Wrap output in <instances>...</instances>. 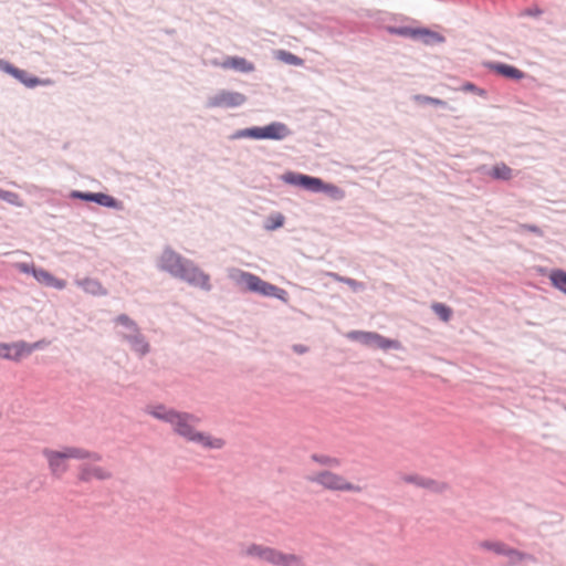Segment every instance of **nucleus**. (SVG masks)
<instances>
[{
  "label": "nucleus",
  "instance_id": "nucleus-1",
  "mask_svg": "<svg viewBox=\"0 0 566 566\" xmlns=\"http://www.w3.org/2000/svg\"><path fill=\"white\" fill-rule=\"evenodd\" d=\"M153 417L171 424L178 436L189 442H195L208 450H219L226 446L224 439L214 437L196 429L199 419L187 412H177L164 406H156L148 411Z\"/></svg>",
  "mask_w": 566,
  "mask_h": 566
},
{
  "label": "nucleus",
  "instance_id": "nucleus-2",
  "mask_svg": "<svg viewBox=\"0 0 566 566\" xmlns=\"http://www.w3.org/2000/svg\"><path fill=\"white\" fill-rule=\"evenodd\" d=\"M42 453L48 461L50 472L56 478H61L69 470L67 460L70 459H92L94 461L102 459L97 453L76 447H65L62 450L45 448Z\"/></svg>",
  "mask_w": 566,
  "mask_h": 566
},
{
  "label": "nucleus",
  "instance_id": "nucleus-3",
  "mask_svg": "<svg viewBox=\"0 0 566 566\" xmlns=\"http://www.w3.org/2000/svg\"><path fill=\"white\" fill-rule=\"evenodd\" d=\"M240 554L274 566H304L302 557L295 554H284L281 551L261 544L245 545L241 548Z\"/></svg>",
  "mask_w": 566,
  "mask_h": 566
},
{
  "label": "nucleus",
  "instance_id": "nucleus-4",
  "mask_svg": "<svg viewBox=\"0 0 566 566\" xmlns=\"http://www.w3.org/2000/svg\"><path fill=\"white\" fill-rule=\"evenodd\" d=\"M307 480L329 491L354 493L361 491L359 485L349 482L345 476L327 470L312 474Z\"/></svg>",
  "mask_w": 566,
  "mask_h": 566
},
{
  "label": "nucleus",
  "instance_id": "nucleus-5",
  "mask_svg": "<svg viewBox=\"0 0 566 566\" xmlns=\"http://www.w3.org/2000/svg\"><path fill=\"white\" fill-rule=\"evenodd\" d=\"M231 277L239 284H244L247 290L250 292H255L264 296H275L281 297V294L285 292L277 286L268 283L260 279L259 276L237 270L231 274Z\"/></svg>",
  "mask_w": 566,
  "mask_h": 566
},
{
  "label": "nucleus",
  "instance_id": "nucleus-6",
  "mask_svg": "<svg viewBox=\"0 0 566 566\" xmlns=\"http://www.w3.org/2000/svg\"><path fill=\"white\" fill-rule=\"evenodd\" d=\"M290 134L286 125L282 123H272L264 127H252L239 130L234 138H254V139H275L280 140Z\"/></svg>",
  "mask_w": 566,
  "mask_h": 566
},
{
  "label": "nucleus",
  "instance_id": "nucleus-7",
  "mask_svg": "<svg viewBox=\"0 0 566 566\" xmlns=\"http://www.w3.org/2000/svg\"><path fill=\"white\" fill-rule=\"evenodd\" d=\"M348 337L361 342L363 344L381 349H399L400 343L395 339H388L377 333L371 332H352Z\"/></svg>",
  "mask_w": 566,
  "mask_h": 566
},
{
  "label": "nucleus",
  "instance_id": "nucleus-8",
  "mask_svg": "<svg viewBox=\"0 0 566 566\" xmlns=\"http://www.w3.org/2000/svg\"><path fill=\"white\" fill-rule=\"evenodd\" d=\"M245 102V96L239 92L220 91L208 99L209 107H237Z\"/></svg>",
  "mask_w": 566,
  "mask_h": 566
},
{
  "label": "nucleus",
  "instance_id": "nucleus-9",
  "mask_svg": "<svg viewBox=\"0 0 566 566\" xmlns=\"http://www.w3.org/2000/svg\"><path fill=\"white\" fill-rule=\"evenodd\" d=\"M179 279L206 291H209L211 287L209 275L195 266L191 262H188Z\"/></svg>",
  "mask_w": 566,
  "mask_h": 566
},
{
  "label": "nucleus",
  "instance_id": "nucleus-10",
  "mask_svg": "<svg viewBox=\"0 0 566 566\" xmlns=\"http://www.w3.org/2000/svg\"><path fill=\"white\" fill-rule=\"evenodd\" d=\"M189 261L182 259L179 254L171 250H166L160 259V266L168 271L171 275L179 277Z\"/></svg>",
  "mask_w": 566,
  "mask_h": 566
},
{
  "label": "nucleus",
  "instance_id": "nucleus-11",
  "mask_svg": "<svg viewBox=\"0 0 566 566\" xmlns=\"http://www.w3.org/2000/svg\"><path fill=\"white\" fill-rule=\"evenodd\" d=\"M282 179L286 184L301 186L314 192H321V188L323 187L322 179L302 174L286 172L283 175Z\"/></svg>",
  "mask_w": 566,
  "mask_h": 566
},
{
  "label": "nucleus",
  "instance_id": "nucleus-12",
  "mask_svg": "<svg viewBox=\"0 0 566 566\" xmlns=\"http://www.w3.org/2000/svg\"><path fill=\"white\" fill-rule=\"evenodd\" d=\"M92 463H84L80 468L78 479L83 482H90L92 480H106L112 476L108 469L94 464V460L90 459Z\"/></svg>",
  "mask_w": 566,
  "mask_h": 566
},
{
  "label": "nucleus",
  "instance_id": "nucleus-13",
  "mask_svg": "<svg viewBox=\"0 0 566 566\" xmlns=\"http://www.w3.org/2000/svg\"><path fill=\"white\" fill-rule=\"evenodd\" d=\"M33 350V346L25 343L0 344V358L19 361Z\"/></svg>",
  "mask_w": 566,
  "mask_h": 566
},
{
  "label": "nucleus",
  "instance_id": "nucleus-14",
  "mask_svg": "<svg viewBox=\"0 0 566 566\" xmlns=\"http://www.w3.org/2000/svg\"><path fill=\"white\" fill-rule=\"evenodd\" d=\"M395 33L405 36L419 38L426 44L441 43L443 38L438 33L431 32L427 29H410V28H400L395 30Z\"/></svg>",
  "mask_w": 566,
  "mask_h": 566
},
{
  "label": "nucleus",
  "instance_id": "nucleus-15",
  "mask_svg": "<svg viewBox=\"0 0 566 566\" xmlns=\"http://www.w3.org/2000/svg\"><path fill=\"white\" fill-rule=\"evenodd\" d=\"M71 197L82 199L85 201H94L103 207H108V208H118L119 207V203L115 198H113L109 195L103 193V192L91 193V192L73 191L71 193Z\"/></svg>",
  "mask_w": 566,
  "mask_h": 566
},
{
  "label": "nucleus",
  "instance_id": "nucleus-16",
  "mask_svg": "<svg viewBox=\"0 0 566 566\" xmlns=\"http://www.w3.org/2000/svg\"><path fill=\"white\" fill-rule=\"evenodd\" d=\"M401 481L405 483L415 484L417 486H420V488H423V489H427L430 491H434V492H440L444 489L443 484H440L431 479L420 476L417 474L403 475V476H401Z\"/></svg>",
  "mask_w": 566,
  "mask_h": 566
},
{
  "label": "nucleus",
  "instance_id": "nucleus-17",
  "mask_svg": "<svg viewBox=\"0 0 566 566\" xmlns=\"http://www.w3.org/2000/svg\"><path fill=\"white\" fill-rule=\"evenodd\" d=\"M219 65L224 70H235L242 73H249L254 70V66L251 62L239 56L227 57Z\"/></svg>",
  "mask_w": 566,
  "mask_h": 566
},
{
  "label": "nucleus",
  "instance_id": "nucleus-18",
  "mask_svg": "<svg viewBox=\"0 0 566 566\" xmlns=\"http://www.w3.org/2000/svg\"><path fill=\"white\" fill-rule=\"evenodd\" d=\"M33 276L42 284L46 286H53L55 289H64L65 282L54 277L51 273L43 269H36L33 271Z\"/></svg>",
  "mask_w": 566,
  "mask_h": 566
},
{
  "label": "nucleus",
  "instance_id": "nucleus-19",
  "mask_svg": "<svg viewBox=\"0 0 566 566\" xmlns=\"http://www.w3.org/2000/svg\"><path fill=\"white\" fill-rule=\"evenodd\" d=\"M9 74L14 76L17 80H19L21 83H23L28 87H34L40 84H46V82H43L39 80L35 76L29 75L25 71L17 69V67H8Z\"/></svg>",
  "mask_w": 566,
  "mask_h": 566
},
{
  "label": "nucleus",
  "instance_id": "nucleus-20",
  "mask_svg": "<svg viewBox=\"0 0 566 566\" xmlns=\"http://www.w3.org/2000/svg\"><path fill=\"white\" fill-rule=\"evenodd\" d=\"M493 70L497 74H501L509 78L521 80L524 77V73L512 65L499 63V64L493 65Z\"/></svg>",
  "mask_w": 566,
  "mask_h": 566
},
{
  "label": "nucleus",
  "instance_id": "nucleus-21",
  "mask_svg": "<svg viewBox=\"0 0 566 566\" xmlns=\"http://www.w3.org/2000/svg\"><path fill=\"white\" fill-rule=\"evenodd\" d=\"M78 284L83 287V290L86 293H90L92 295H105L106 294V290L104 289V286L96 280L85 279V280L81 281Z\"/></svg>",
  "mask_w": 566,
  "mask_h": 566
},
{
  "label": "nucleus",
  "instance_id": "nucleus-22",
  "mask_svg": "<svg viewBox=\"0 0 566 566\" xmlns=\"http://www.w3.org/2000/svg\"><path fill=\"white\" fill-rule=\"evenodd\" d=\"M480 548L493 552L497 555H504L507 545L500 541H483L479 544Z\"/></svg>",
  "mask_w": 566,
  "mask_h": 566
},
{
  "label": "nucleus",
  "instance_id": "nucleus-23",
  "mask_svg": "<svg viewBox=\"0 0 566 566\" xmlns=\"http://www.w3.org/2000/svg\"><path fill=\"white\" fill-rule=\"evenodd\" d=\"M549 280L556 289L566 294V272L562 270L552 271Z\"/></svg>",
  "mask_w": 566,
  "mask_h": 566
},
{
  "label": "nucleus",
  "instance_id": "nucleus-24",
  "mask_svg": "<svg viewBox=\"0 0 566 566\" xmlns=\"http://www.w3.org/2000/svg\"><path fill=\"white\" fill-rule=\"evenodd\" d=\"M491 176L495 179L510 180L513 174L507 165L501 163L492 168Z\"/></svg>",
  "mask_w": 566,
  "mask_h": 566
},
{
  "label": "nucleus",
  "instance_id": "nucleus-25",
  "mask_svg": "<svg viewBox=\"0 0 566 566\" xmlns=\"http://www.w3.org/2000/svg\"><path fill=\"white\" fill-rule=\"evenodd\" d=\"M275 56H276V59H279L280 61H282L286 64L296 65V66L303 65V60L301 57H298L287 51H284V50L276 51Z\"/></svg>",
  "mask_w": 566,
  "mask_h": 566
},
{
  "label": "nucleus",
  "instance_id": "nucleus-26",
  "mask_svg": "<svg viewBox=\"0 0 566 566\" xmlns=\"http://www.w3.org/2000/svg\"><path fill=\"white\" fill-rule=\"evenodd\" d=\"M125 337L132 340L133 348L138 354L144 355L148 352V344L143 338L138 337V334L125 335Z\"/></svg>",
  "mask_w": 566,
  "mask_h": 566
},
{
  "label": "nucleus",
  "instance_id": "nucleus-27",
  "mask_svg": "<svg viewBox=\"0 0 566 566\" xmlns=\"http://www.w3.org/2000/svg\"><path fill=\"white\" fill-rule=\"evenodd\" d=\"M503 556H506L511 565L521 563L526 558V555L517 549H514L507 545Z\"/></svg>",
  "mask_w": 566,
  "mask_h": 566
},
{
  "label": "nucleus",
  "instance_id": "nucleus-28",
  "mask_svg": "<svg viewBox=\"0 0 566 566\" xmlns=\"http://www.w3.org/2000/svg\"><path fill=\"white\" fill-rule=\"evenodd\" d=\"M321 191L328 193L335 200H340L345 197V192L340 188L332 184H325L324 181Z\"/></svg>",
  "mask_w": 566,
  "mask_h": 566
},
{
  "label": "nucleus",
  "instance_id": "nucleus-29",
  "mask_svg": "<svg viewBox=\"0 0 566 566\" xmlns=\"http://www.w3.org/2000/svg\"><path fill=\"white\" fill-rule=\"evenodd\" d=\"M433 312L443 321L448 322L451 318L452 311L450 307L442 303H433L432 304Z\"/></svg>",
  "mask_w": 566,
  "mask_h": 566
},
{
  "label": "nucleus",
  "instance_id": "nucleus-30",
  "mask_svg": "<svg viewBox=\"0 0 566 566\" xmlns=\"http://www.w3.org/2000/svg\"><path fill=\"white\" fill-rule=\"evenodd\" d=\"M312 460L322 465L331 467V468H336V467H339V464H340V461L337 458L329 457V455L314 454V455H312Z\"/></svg>",
  "mask_w": 566,
  "mask_h": 566
},
{
  "label": "nucleus",
  "instance_id": "nucleus-31",
  "mask_svg": "<svg viewBox=\"0 0 566 566\" xmlns=\"http://www.w3.org/2000/svg\"><path fill=\"white\" fill-rule=\"evenodd\" d=\"M116 323L127 328L128 333L126 335L138 334L137 325L127 315H119Z\"/></svg>",
  "mask_w": 566,
  "mask_h": 566
},
{
  "label": "nucleus",
  "instance_id": "nucleus-32",
  "mask_svg": "<svg viewBox=\"0 0 566 566\" xmlns=\"http://www.w3.org/2000/svg\"><path fill=\"white\" fill-rule=\"evenodd\" d=\"M283 223H284L283 214L274 213L268 218L266 223H265V229L272 231L277 228H281L283 226Z\"/></svg>",
  "mask_w": 566,
  "mask_h": 566
},
{
  "label": "nucleus",
  "instance_id": "nucleus-33",
  "mask_svg": "<svg viewBox=\"0 0 566 566\" xmlns=\"http://www.w3.org/2000/svg\"><path fill=\"white\" fill-rule=\"evenodd\" d=\"M0 199L15 206H21L20 197L11 191L0 189Z\"/></svg>",
  "mask_w": 566,
  "mask_h": 566
},
{
  "label": "nucleus",
  "instance_id": "nucleus-34",
  "mask_svg": "<svg viewBox=\"0 0 566 566\" xmlns=\"http://www.w3.org/2000/svg\"><path fill=\"white\" fill-rule=\"evenodd\" d=\"M415 99L421 104H432V105H441V106H443L446 104L442 99L430 97V96H424V95H417L415 97Z\"/></svg>",
  "mask_w": 566,
  "mask_h": 566
},
{
  "label": "nucleus",
  "instance_id": "nucleus-35",
  "mask_svg": "<svg viewBox=\"0 0 566 566\" xmlns=\"http://www.w3.org/2000/svg\"><path fill=\"white\" fill-rule=\"evenodd\" d=\"M15 266L20 272L27 273V274H32V275H33V271L36 270L33 264H29V263H18Z\"/></svg>",
  "mask_w": 566,
  "mask_h": 566
},
{
  "label": "nucleus",
  "instance_id": "nucleus-36",
  "mask_svg": "<svg viewBox=\"0 0 566 566\" xmlns=\"http://www.w3.org/2000/svg\"><path fill=\"white\" fill-rule=\"evenodd\" d=\"M338 281L347 284L348 286H350L352 289L356 290V289H360L363 286L361 283L353 280V279H349V277H337Z\"/></svg>",
  "mask_w": 566,
  "mask_h": 566
},
{
  "label": "nucleus",
  "instance_id": "nucleus-37",
  "mask_svg": "<svg viewBox=\"0 0 566 566\" xmlns=\"http://www.w3.org/2000/svg\"><path fill=\"white\" fill-rule=\"evenodd\" d=\"M8 67H14V66L3 60H0V70H2L9 74V71L7 70Z\"/></svg>",
  "mask_w": 566,
  "mask_h": 566
},
{
  "label": "nucleus",
  "instance_id": "nucleus-38",
  "mask_svg": "<svg viewBox=\"0 0 566 566\" xmlns=\"http://www.w3.org/2000/svg\"><path fill=\"white\" fill-rule=\"evenodd\" d=\"M294 348H295V350H296V352H298V353H304V352H305V348H304V347H302V346H295Z\"/></svg>",
  "mask_w": 566,
  "mask_h": 566
},
{
  "label": "nucleus",
  "instance_id": "nucleus-39",
  "mask_svg": "<svg viewBox=\"0 0 566 566\" xmlns=\"http://www.w3.org/2000/svg\"><path fill=\"white\" fill-rule=\"evenodd\" d=\"M527 229L532 232H538V229L535 226H530Z\"/></svg>",
  "mask_w": 566,
  "mask_h": 566
},
{
  "label": "nucleus",
  "instance_id": "nucleus-40",
  "mask_svg": "<svg viewBox=\"0 0 566 566\" xmlns=\"http://www.w3.org/2000/svg\"><path fill=\"white\" fill-rule=\"evenodd\" d=\"M472 87H473V85H471V84L467 86L468 90H471Z\"/></svg>",
  "mask_w": 566,
  "mask_h": 566
}]
</instances>
